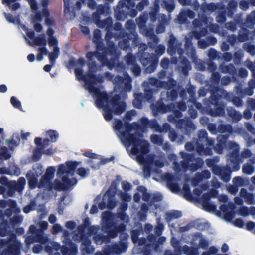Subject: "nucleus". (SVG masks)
<instances>
[{"mask_svg": "<svg viewBox=\"0 0 255 255\" xmlns=\"http://www.w3.org/2000/svg\"><path fill=\"white\" fill-rule=\"evenodd\" d=\"M19 28H21L25 31L26 33V40L28 41L29 45L37 47L38 54L36 58L37 60H42L43 56L47 54V50L45 48L46 45V40L42 36L34 38L33 32H29L25 25L19 24Z\"/></svg>", "mask_w": 255, "mask_h": 255, "instance_id": "nucleus-4", "label": "nucleus"}, {"mask_svg": "<svg viewBox=\"0 0 255 255\" xmlns=\"http://www.w3.org/2000/svg\"><path fill=\"white\" fill-rule=\"evenodd\" d=\"M35 144L38 146V149H41L43 145H46L47 144L46 141H44L43 143H41V139L39 138H37L35 140Z\"/></svg>", "mask_w": 255, "mask_h": 255, "instance_id": "nucleus-22", "label": "nucleus"}, {"mask_svg": "<svg viewBox=\"0 0 255 255\" xmlns=\"http://www.w3.org/2000/svg\"><path fill=\"white\" fill-rule=\"evenodd\" d=\"M122 199L124 201L128 202L130 200V197L127 194H124L122 196Z\"/></svg>", "mask_w": 255, "mask_h": 255, "instance_id": "nucleus-43", "label": "nucleus"}, {"mask_svg": "<svg viewBox=\"0 0 255 255\" xmlns=\"http://www.w3.org/2000/svg\"><path fill=\"white\" fill-rule=\"evenodd\" d=\"M151 141L155 144H160L162 143V140L158 136L156 135H153L151 136Z\"/></svg>", "mask_w": 255, "mask_h": 255, "instance_id": "nucleus-19", "label": "nucleus"}, {"mask_svg": "<svg viewBox=\"0 0 255 255\" xmlns=\"http://www.w3.org/2000/svg\"><path fill=\"white\" fill-rule=\"evenodd\" d=\"M54 246V249L55 250H58V248H59V245L57 244H55L53 245Z\"/></svg>", "mask_w": 255, "mask_h": 255, "instance_id": "nucleus-56", "label": "nucleus"}, {"mask_svg": "<svg viewBox=\"0 0 255 255\" xmlns=\"http://www.w3.org/2000/svg\"><path fill=\"white\" fill-rule=\"evenodd\" d=\"M89 171L88 169L84 168H80L77 170V174L81 177H85L88 175Z\"/></svg>", "mask_w": 255, "mask_h": 255, "instance_id": "nucleus-16", "label": "nucleus"}, {"mask_svg": "<svg viewBox=\"0 0 255 255\" xmlns=\"http://www.w3.org/2000/svg\"><path fill=\"white\" fill-rule=\"evenodd\" d=\"M25 184V180L24 178H20L19 179L18 183L15 182H11V186L15 189L19 191H20L23 188Z\"/></svg>", "mask_w": 255, "mask_h": 255, "instance_id": "nucleus-10", "label": "nucleus"}, {"mask_svg": "<svg viewBox=\"0 0 255 255\" xmlns=\"http://www.w3.org/2000/svg\"><path fill=\"white\" fill-rule=\"evenodd\" d=\"M196 240L199 242V246L201 248H204L208 245V241L201 236L197 237Z\"/></svg>", "mask_w": 255, "mask_h": 255, "instance_id": "nucleus-14", "label": "nucleus"}, {"mask_svg": "<svg viewBox=\"0 0 255 255\" xmlns=\"http://www.w3.org/2000/svg\"><path fill=\"white\" fill-rule=\"evenodd\" d=\"M168 61L166 59H163L161 61V65L162 67L166 68L167 67Z\"/></svg>", "mask_w": 255, "mask_h": 255, "instance_id": "nucleus-35", "label": "nucleus"}, {"mask_svg": "<svg viewBox=\"0 0 255 255\" xmlns=\"http://www.w3.org/2000/svg\"><path fill=\"white\" fill-rule=\"evenodd\" d=\"M34 230H35V227L34 226H31L30 227V230L31 232H33Z\"/></svg>", "mask_w": 255, "mask_h": 255, "instance_id": "nucleus-57", "label": "nucleus"}, {"mask_svg": "<svg viewBox=\"0 0 255 255\" xmlns=\"http://www.w3.org/2000/svg\"><path fill=\"white\" fill-rule=\"evenodd\" d=\"M168 186L173 192L176 193L179 191V187L177 184L168 183Z\"/></svg>", "mask_w": 255, "mask_h": 255, "instance_id": "nucleus-26", "label": "nucleus"}, {"mask_svg": "<svg viewBox=\"0 0 255 255\" xmlns=\"http://www.w3.org/2000/svg\"><path fill=\"white\" fill-rule=\"evenodd\" d=\"M48 220L50 223H53L56 221V217L53 215H51L49 217Z\"/></svg>", "mask_w": 255, "mask_h": 255, "instance_id": "nucleus-41", "label": "nucleus"}, {"mask_svg": "<svg viewBox=\"0 0 255 255\" xmlns=\"http://www.w3.org/2000/svg\"><path fill=\"white\" fill-rule=\"evenodd\" d=\"M7 90V87L4 85H1L0 86V92L2 93L5 92Z\"/></svg>", "mask_w": 255, "mask_h": 255, "instance_id": "nucleus-44", "label": "nucleus"}, {"mask_svg": "<svg viewBox=\"0 0 255 255\" xmlns=\"http://www.w3.org/2000/svg\"><path fill=\"white\" fill-rule=\"evenodd\" d=\"M114 128L118 131L117 134L123 144L127 147L128 151L130 152L132 157L137 160L140 164L143 165L144 168L148 170L151 167V157L148 160H144V157L147 152L148 143L138 136L129 134L126 130L123 132L122 130L128 128L127 124H122L120 121L116 120L114 124Z\"/></svg>", "mask_w": 255, "mask_h": 255, "instance_id": "nucleus-3", "label": "nucleus"}, {"mask_svg": "<svg viewBox=\"0 0 255 255\" xmlns=\"http://www.w3.org/2000/svg\"><path fill=\"white\" fill-rule=\"evenodd\" d=\"M27 60L30 62H33L35 60V56L33 54H30L27 56Z\"/></svg>", "mask_w": 255, "mask_h": 255, "instance_id": "nucleus-37", "label": "nucleus"}, {"mask_svg": "<svg viewBox=\"0 0 255 255\" xmlns=\"http://www.w3.org/2000/svg\"><path fill=\"white\" fill-rule=\"evenodd\" d=\"M57 40L54 37H49V45L51 47H56Z\"/></svg>", "mask_w": 255, "mask_h": 255, "instance_id": "nucleus-27", "label": "nucleus"}, {"mask_svg": "<svg viewBox=\"0 0 255 255\" xmlns=\"http://www.w3.org/2000/svg\"><path fill=\"white\" fill-rule=\"evenodd\" d=\"M109 215H110L109 212H103V214H102L103 219H105L106 220L107 219L108 217L109 216Z\"/></svg>", "mask_w": 255, "mask_h": 255, "instance_id": "nucleus-45", "label": "nucleus"}, {"mask_svg": "<svg viewBox=\"0 0 255 255\" xmlns=\"http://www.w3.org/2000/svg\"><path fill=\"white\" fill-rule=\"evenodd\" d=\"M227 199V198L226 196H223V200L224 202H226Z\"/></svg>", "mask_w": 255, "mask_h": 255, "instance_id": "nucleus-64", "label": "nucleus"}, {"mask_svg": "<svg viewBox=\"0 0 255 255\" xmlns=\"http://www.w3.org/2000/svg\"><path fill=\"white\" fill-rule=\"evenodd\" d=\"M1 154L2 157L5 159H8L11 156L10 154L7 152V149L5 147L1 149Z\"/></svg>", "mask_w": 255, "mask_h": 255, "instance_id": "nucleus-21", "label": "nucleus"}, {"mask_svg": "<svg viewBox=\"0 0 255 255\" xmlns=\"http://www.w3.org/2000/svg\"><path fill=\"white\" fill-rule=\"evenodd\" d=\"M230 178L228 176L225 177L224 179H223L225 181L227 182L229 180Z\"/></svg>", "mask_w": 255, "mask_h": 255, "instance_id": "nucleus-58", "label": "nucleus"}, {"mask_svg": "<svg viewBox=\"0 0 255 255\" xmlns=\"http://www.w3.org/2000/svg\"><path fill=\"white\" fill-rule=\"evenodd\" d=\"M54 150L52 149H48L45 151V153L47 154H52L54 152Z\"/></svg>", "mask_w": 255, "mask_h": 255, "instance_id": "nucleus-52", "label": "nucleus"}, {"mask_svg": "<svg viewBox=\"0 0 255 255\" xmlns=\"http://www.w3.org/2000/svg\"><path fill=\"white\" fill-rule=\"evenodd\" d=\"M84 60L82 59H79L76 64V66H80L84 64Z\"/></svg>", "mask_w": 255, "mask_h": 255, "instance_id": "nucleus-46", "label": "nucleus"}, {"mask_svg": "<svg viewBox=\"0 0 255 255\" xmlns=\"http://www.w3.org/2000/svg\"><path fill=\"white\" fill-rule=\"evenodd\" d=\"M6 143L7 145V146L10 148L11 149L14 147L17 146L18 143L14 140L10 141L9 139L6 140Z\"/></svg>", "mask_w": 255, "mask_h": 255, "instance_id": "nucleus-23", "label": "nucleus"}, {"mask_svg": "<svg viewBox=\"0 0 255 255\" xmlns=\"http://www.w3.org/2000/svg\"><path fill=\"white\" fill-rule=\"evenodd\" d=\"M41 149H38L37 150H35L33 153V158L34 161H37L39 160L41 157V153L40 151Z\"/></svg>", "mask_w": 255, "mask_h": 255, "instance_id": "nucleus-25", "label": "nucleus"}, {"mask_svg": "<svg viewBox=\"0 0 255 255\" xmlns=\"http://www.w3.org/2000/svg\"><path fill=\"white\" fill-rule=\"evenodd\" d=\"M225 219L229 222H232L234 224L239 227H241L243 226V222L240 219H236L234 221H233V218L231 216H226Z\"/></svg>", "mask_w": 255, "mask_h": 255, "instance_id": "nucleus-13", "label": "nucleus"}, {"mask_svg": "<svg viewBox=\"0 0 255 255\" xmlns=\"http://www.w3.org/2000/svg\"><path fill=\"white\" fill-rule=\"evenodd\" d=\"M58 52L59 49L57 47H54L53 51L49 54L48 57L51 64H53L55 59L58 58Z\"/></svg>", "mask_w": 255, "mask_h": 255, "instance_id": "nucleus-12", "label": "nucleus"}, {"mask_svg": "<svg viewBox=\"0 0 255 255\" xmlns=\"http://www.w3.org/2000/svg\"><path fill=\"white\" fill-rule=\"evenodd\" d=\"M133 71L136 75H138L140 73V69L138 66L134 67Z\"/></svg>", "mask_w": 255, "mask_h": 255, "instance_id": "nucleus-39", "label": "nucleus"}, {"mask_svg": "<svg viewBox=\"0 0 255 255\" xmlns=\"http://www.w3.org/2000/svg\"><path fill=\"white\" fill-rule=\"evenodd\" d=\"M40 227L42 229H46L48 227V224L45 221L41 222L40 223Z\"/></svg>", "mask_w": 255, "mask_h": 255, "instance_id": "nucleus-33", "label": "nucleus"}, {"mask_svg": "<svg viewBox=\"0 0 255 255\" xmlns=\"http://www.w3.org/2000/svg\"><path fill=\"white\" fill-rule=\"evenodd\" d=\"M81 31L83 33L87 34L89 32V29L87 27H82Z\"/></svg>", "mask_w": 255, "mask_h": 255, "instance_id": "nucleus-47", "label": "nucleus"}, {"mask_svg": "<svg viewBox=\"0 0 255 255\" xmlns=\"http://www.w3.org/2000/svg\"><path fill=\"white\" fill-rule=\"evenodd\" d=\"M76 9L77 10H79L80 9V2L79 1H78L77 2L76 4Z\"/></svg>", "mask_w": 255, "mask_h": 255, "instance_id": "nucleus-54", "label": "nucleus"}, {"mask_svg": "<svg viewBox=\"0 0 255 255\" xmlns=\"http://www.w3.org/2000/svg\"><path fill=\"white\" fill-rule=\"evenodd\" d=\"M15 203L10 200L6 201L2 200L0 201V208H7L5 214L9 216L12 212H19V210L15 207Z\"/></svg>", "mask_w": 255, "mask_h": 255, "instance_id": "nucleus-8", "label": "nucleus"}, {"mask_svg": "<svg viewBox=\"0 0 255 255\" xmlns=\"http://www.w3.org/2000/svg\"><path fill=\"white\" fill-rule=\"evenodd\" d=\"M97 209L95 205H93L90 209V213L92 214L96 213Z\"/></svg>", "mask_w": 255, "mask_h": 255, "instance_id": "nucleus-38", "label": "nucleus"}, {"mask_svg": "<svg viewBox=\"0 0 255 255\" xmlns=\"http://www.w3.org/2000/svg\"><path fill=\"white\" fill-rule=\"evenodd\" d=\"M48 17V16H46V17H43L42 13H41V14L39 15V17L41 18V21L42 20V19L43 18L45 17V18H46V19H45V23H46V24L48 26L51 25L53 24V19L52 18H49V17ZM39 22H37V23L40 24L39 23Z\"/></svg>", "mask_w": 255, "mask_h": 255, "instance_id": "nucleus-18", "label": "nucleus"}, {"mask_svg": "<svg viewBox=\"0 0 255 255\" xmlns=\"http://www.w3.org/2000/svg\"><path fill=\"white\" fill-rule=\"evenodd\" d=\"M163 31V28H162V29L161 30V29L159 27L157 29V32H162Z\"/></svg>", "mask_w": 255, "mask_h": 255, "instance_id": "nucleus-62", "label": "nucleus"}, {"mask_svg": "<svg viewBox=\"0 0 255 255\" xmlns=\"http://www.w3.org/2000/svg\"><path fill=\"white\" fill-rule=\"evenodd\" d=\"M228 249H229L228 246L227 244H224L222 245V247L221 248V250L223 252L225 253V252H227Z\"/></svg>", "mask_w": 255, "mask_h": 255, "instance_id": "nucleus-40", "label": "nucleus"}, {"mask_svg": "<svg viewBox=\"0 0 255 255\" xmlns=\"http://www.w3.org/2000/svg\"><path fill=\"white\" fill-rule=\"evenodd\" d=\"M34 202H32L30 205H28L26 207H25L24 208H23V211L25 213H29L30 211L32 210H34V207H33V206L34 205Z\"/></svg>", "mask_w": 255, "mask_h": 255, "instance_id": "nucleus-24", "label": "nucleus"}, {"mask_svg": "<svg viewBox=\"0 0 255 255\" xmlns=\"http://www.w3.org/2000/svg\"><path fill=\"white\" fill-rule=\"evenodd\" d=\"M139 189H140L141 191L143 192V193L144 192V191H145V189L143 187H140Z\"/></svg>", "mask_w": 255, "mask_h": 255, "instance_id": "nucleus-60", "label": "nucleus"}, {"mask_svg": "<svg viewBox=\"0 0 255 255\" xmlns=\"http://www.w3.org/2000/svg\"><path fill=\"white\" fill-rule=\"evenodd\" d=\"M66 226L70 229H72L75 227V224L73 222H67L66 223Z\"/></svg>", "mask_w": 255, "mask_h": 255, "instance_id": "nucleus-34", "label": "nucleus"}, {"mask_svg": "<svg viewBox=\"0 0 255 255\" xmlns=\"http://www.w3.org/2000/svg\"><path fill=\"white\" fill-rule=\"evenodd\" d=\"M171 215L173 218H177L181 217L182 214L181 212L179 211H174L171 213Z\"/></svg>", "mask_w": 255, "mask_h": 255, "instance_id": "nucleus-32", "label": "nucleus"}, {"mask_svg": "<svg viewBox=\"0 0 255 255\" xmlns=\"http://www.w3.org/2000/svg\"><path fill=\"white\" fill-rule=\"evenodd\" d=\"M83 155L85 156L89 157L92 159H98V160L100 161V162H102L103 164L107 162L109 160L105 159V160H103L102 157L95 153H92L90 152H86L83 153Z\"/></svg>", "mask_w": 255, "mask_h": 255, "instance_id": "nucleus-11", "label": "nucleus"}, {"mask_svg": "<svg viewBox=\"0 0 255 255\" xmlns=\"http://www.w3.org/2000/svg\"><path fill=\"white\" fill-rule=\"evenodd\" d=\"M140 195L139 194H136L134 196V199L135 201L137 202L139 200Z\"/></svg>", "mask_w": 255, "mask_h": 255, "instance_id": "nucleus-51", "label": "nucleus"}, {"mask_svg": "<svg viewBox=\"0 0 255 255\" xmlns=\"http://www.w3.org/2000/svg\"><path fill=\"white\" fill-rule=\"evenodd\" d=\"M28 1L30 5L32 12L31 17L34 29L37 32H39L41 30L42 27L40 24L37 23V22L41 20V18L39 17V15L42 13L43 17L48 16V12L45 8V6L48 4L49 1L48 0H42L41 1L42 7L41 8L36 4L35 0H28Z\"/></svg>", "mask_w": 255, "mask_h": 255, "instance_id": "nucleus-5", "label": "nucleus"}, {"mask_svg": "<svg viewBox=\"0 0 255 255\" xmlns=\"http://www.w3.org/2000/svg\"><path fill=\"white\" fill-rule=\"evenodd\" d=\"M3 128H0V135L3 134Z\"/></svg>", "mask_w": 255, "mask_h": 255, "instance_id": "nucleus-59", "label": "nucleus"}, {"mask_svg": "<svg viewBox=\"0 0 255 255\" xmlns=\"http://www.w3.org/2000/svg\"><path fill=\"white\" fill-rule=\"evenodd\" d=\"M29 136V133H22L21 134L22 138L23 139H26L27 137Z\"/></svg>", "mask_w": 255, "mask_h": 255, "instance_id": "nucleus-49", "label": "nucleus"}, {"mask_svg": "<svg viewBox=\"0 0 255 255\" xmlns=\"http://www.w3.org/2000/svg\"><path fill=\"white\" fill-rule=\"evenodd\" d=\"M47 34L49 36V37H52V35L53 33V31L52 29H51L50 28H48V29L47 30Z\"/></svg>", "mask_w": 255, "mask_h": 255, "instance_id": "nucleus-48", "label": "nucleus"}, {"mask_svg": "<svg viewBox=\"0 0 255 255\" xmlns=\"http://www.w3.org/2000/svg\"><path fill=\"white\" fill-rule=\"evenodd\" d=\"M77 165L76 162L72 161L67 162L65 164L60 165L57 172V176L59 180H55L52 185L50 184V180L54 176L55 168L53 167L48 168L40 182L38 183L37 178L42 173L43 168L40 165L36 164L27 174L29 186L31 188L38 187L48 189L52 188L56 189H63L73 185L76 184V180L72 178V176Z\"/></svg>", "mask_w": 255, "mask_h": 255, "instance_id": "nucleus-2", "label": "nucleus"}, {"mask_svg": "<svg viewBox=\"0 0 255 255\" xmlns=\"http://www.w3.org/2000/svg\"><path fill=\"white\" fill-rule=\"evenodd\" d=\"M240 5L242 7V8L244 9H246L248 7V4L245 1H241L240 2Z\"/></svg>", "mask_w": 255, "mask_h": 255, "instance_id": "nucleus-42", "label": "nucleus"}, {"mask_svg": "<svg viewBox=\"0 0 255 255\" xmlns=\"http://www.w3.org/2000/svg\"><path fill=\"white\" fill-rule=\"evenodd\" d=\"M242 170L244 173L248 174H250L252 173V168L250 166L244 165L243 166Z\"/></svg>", "mask_w": 255, "mask_h": 255, "instance_id": "nucleus-28", "label": "nucleus"}, {"mask_svg": "<svg viewBox=\"0 0 255 255\" xmlns=\"http://www.w3.org/2000/svg\"><path fill=\"white\" fill-rule=\"evenodd\" d=\"M51 69V65H45L44 68H43V69L44 70V71H49Z\"/></svg>", "mask_w": 255, "mask_h": 255, "instance_id": "nucleus-50", "label": "nucleus"}, {"mask_svg": "<svg viewBox=\"0 0 255 255\" xmlns=\"http://www.w3.org/2000/svg\"><path fill=\"white\" fill-rule=\"evenodd\" d=\"M208 195H203L201 202L203 209L209 212H213L215 209V205L210 203L208 200Z\"/></svg>", "mask_w": 255, "mask_h": 255, "instance_id": "nucleus-9", "label": "nucleus"}, {"mask_svg": "<svg viewBox=\"0 0 255 255\" xmlns=\"http://www.w3.org/2000/svg\"><path fill=\"white\" fill-rule=\"evenodd\" d=\"M4 191V188L3 186H0V194H2Z\"/></svg>", "mask_w": 255, "mask_h": 255, "instance_id": "nucleus-55", "label": "nucleus"}, {"mask_svg": "<svg viewBox=\"0 0 255 255\" xmlns=\"http://www.w3.org/2000/svg\"><path fill=\"white\" fill-rule=\"evenodd\" d=\"M64 5H65V8L66 9H67V10L68 11V3L67 4L66 3L65 1H64Z\"/></svg>", "mask_w": 255, "mask_h": 255, "instance_id": "nucleus-63", "label": "nucleus"}, {"mask_svg": "<svg viewBox=\"0 0 255 255\" xmlns=\"http://www.w3.org/2000/svg\"><path fill=\"white\" fill-rule=\"evenodd\" d=\"M20 170L19 168H17L15 170V171L14 172V173H13V174L15 175H18L19 174H20Z\"/></svg>", "mask_w": 255, "mask_h": 255, "instance_id": "nucleus-53", "label": "nucleus"}, {"mask_svg": "<svg viewBox=\"0 0 255 255\" xmlns=\"http://www.w3.org/2000/svg\"><path fill=\"white\" fill-rule=\"evenodd\" d=\"M109 236H110L111 237L113 238L114 237H115V233H114L112 234V233H109Z\"/></svg>", "mask_w": 255, "mask_h": 255, "instance_id": "nucleus-61", "label": "nucleus"}, {"mask_svg": "<svg viewBox=\"0 0 255 255\" xmlns=\"http://www.w3.org/2000/svg\"><path fill=\"white\" fill-rule=\"evenodd\" d=\"M255 226L254 223L253 222H249L247 224V228L249 230H252Z\"/></svg>", "mask_w": 255, "mask_h": 255, "instance_id": "nucleus-36", "label": "nucleus"}, {"mask_svg": "<svg viewBox=\"0 0 255 255\" xmlns=\"http://www.w3.org/2000/svg\"><path fill=\"white\" fill-rule=\"evenodd\" d=\"M86 57L89 59L88 74L87 75H83L82 70L78 67H76L75 70L76 76L78 79H81L84 81L85 88L95 98V105L98 108L103 109L105 119L106 120H110L112 118V116L111 110L108 107L109 105H111L114 107L116 113L120 114L125 110V104L122 102H116L117 98L114 97L113 101L108 105L106 94L102 88L97 85L98 83L102 82V80L99 77L95 76L93 73L96 69L93 60L94 58H96L102 64H106L105 56H101L98 53L89 52L87 54Z\"/></svg>", "mask_w": 255, "mask_h": 255, "instance_id": "nucleus-1", "label": "nucleus"}, {"mask_svg": "<svg viewBox=\"0 0 255 255\" xmlns=\"http://www.w3.org/2000/svg\"><path fill=\"white\" fill-rule=\"evenodd\" d=\"M122 187L124 190L127 191L130 189V185L129 183L124 181L122 183Z\"/></svg>", "mask_w": 255, "mask_h": 255, "instance_id": "nucleus-31", "label": "nucleus"}, {"mask_svg": "<svg viewBox=\"0 0 255 255\" xmlns=\"http://www.w3.org/2000/svg\"><path fill=\"white\" fill-rule=\"evenodd\" d=\"M11 104L15 108L21 110V102L18 100L15 97H12L10 100Z\"/></svg>", "mask_w": 255, "mask_h": 255, "instance_id": "nucleus-17", "label": "nucleus"}, {"mask_svg": "<svg viewBox=\"0 0 255 255\" xmlns=\"http://www.w3.org/2000/svg\"><path fill=\"white\" fill-rule=\"evenodd\" d=\"M8 255H18L21 247L20 242L15 237H12L7 243Z\"/></svg>", "mask_w": 255, "mask_h": 255, "instance_id": "nucleus-6", "label": "nucleus"}, {"mask_svg": "<svg viewBox=\"0 0 255 255\" xmlns=\"http://www.w3.org/2000/svg\"><path fill=\"white\" fill-rule=\"evenodd\" d=\"M185 253L187 255H198L197 250L195 248H187V249H186Z\"/></svg>", "mask_w": 255, "mask_h": 255, "instance_id": "nucleus-20", "label": "nucleus"}, {"mask_svg": "<svg viewBox=\"0 0 255 255\" xmlns=\"http://www.w3.org/2000/svg\"><path fill=\"white\" fill-rule=\"evenodd\" d=\"M61 229V227L59 224H55L53 226V233L56 234Z\"/></svg>", "mask_w": 255, "mask_h": 255, "instance_id": "nucleus-30", "label": "nucleus"}, {"mask_svg": "<svg viewBox=\"0 0 255 255\" xmlns=\"http://www.w3.org/2000/svg\"><path fill=\"white\" fill-rule=\"evenodd\" d=\"M47 136L50 138L51 142H55L58 138V134L54 131L50 130L47 133Z\"/></svg>", "mask_w": 255, "mask_h": 255, "instance_id": "nucleus-15", "label": "nucleus"}, {"mask_svg": "<svg viewBox=\"0 0 255 255\" xmlns=\"http://www.w3.org/2000/svg\"><path fill=\"white\" fill-rule=\"evenodd\" d=\"M110 190L106 192L103 196V203H101L99 208L101 210L106 206L109 209H112L115 206V201L113 197L110 196Z\"/></svg>", "mask_w": 255, "mask_h": 255, "instance_id": "nucleus-7", "label": "nucleus"}, {"mask_svg": "<svg viewBox=\"0 0 255 255\" xmlns=\"http://www.w3.org/2000/svg\"><path fill=\"white\" fill-rule=\"evenodd\" d=\"M5 16L6 20L10 23H15L17 21V20L15 18H13L10 14H5Z\"/></svg>", "mask_w": 255, "mask_h": 255, "instance_id": "nucleus-29", "label": "nucleus"}]
</instances>
